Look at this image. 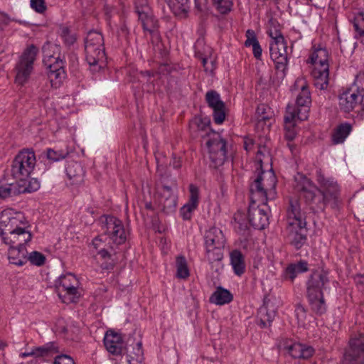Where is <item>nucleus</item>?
I'll use <instances>...</instances> for the list:
<instances>
[{
    "label": "nucleus",
    "instance_id": "nucleus-43",
    "mask_svg": "<svg viewBox=\"0 0 364 364\" xmlns=\"http://www.w3.org/2000/svg\"><path fill=\"white\" fill-rule=\"evenodd\" d=\"M27 261L33 265L40 267L45 264L46 257L38 251H33L27 257Z\"/></svg>",
    "mask_w": 364,
    "mask_h": 364
},
{
    "label": "nucleus",
    "instance_id": "nucleus-41",
    "mask_svg": "<svg viewBox=\"0 0 364 364\" xmlns=\"http://www.w3.org/2000/svg\"><path fill=\"white\" fill-rule=\"evenodd\" d=\"M60 35L65 43L70 46L73 45L76 41V36L74 33H72L70 28L67 26H61L60 28Z\"/></svg>",
    "mask_w": 364,
    "mask_h": 364
},
{
    "label": "nucleus",
    "instance_id": "nucleus-34",
    "mask_svg": "<svg viewBox=\"0 0 364 364\" xmlns=\"http://www.w3.org/2000/svg\"><path fill=\"white\" fill-rule=\"evenodd\" d=\"M201 46H203V41H198L195 46L196 55L201 60L203 67L207 70L206 64L208 58L211 57L213 49L208 46H204V48L201 50L200 48Z\"/></svg>",
    "mask_w": 364,
    "mask_h": 364
},
{
    "label": "nucleus",
    "instance_id": "nucleus-2",
    "mask_svg": "<svg viewBox=\"0 0 364 364\" xmlns=\"http://www.w3.org/2000/svg\"><path fill=\"white\" fill-rule=\"evenodd\" d=\"M29 225L21 213L5 210L0 213V236L4 242L15 247H26L32 239Z\"/></svg>",
    "mask_w": 364,
    "mask_h": 364
},
{
    "label": "nucleus",
    "instance_id": "nucleus-1",
    "mask_svg": "<svg viewBox=\"0 0 364 364\" xmlns=\"http://www.w3.org/2000/svg\"><path fill=\"white\" fill-rule=\"evenodd\" d=\"M296 189L300 191L306 203L314 212L323 211L327 204L337 208L340 203V187L337 181L326 176L321 169L316 171L317 188L312 181L304 175L296 177Z\"/></svg>",
    "mask_w": 364,
    "mask_h": 364
},
{
    "label": "nucleus",
    "instance_id": "nucleus-53",
    "mask_svg": "<svg viewBox=\"0 0 364 364\" xmlns=\"http://www.w3.org/2000/svg\"><path fill=\"white\" fill-rule=\"evenodd\" d=\"M14 191L11 188V185L0 186V198H6L11 196Z\"/></svg>",
    "mask_w": 364,
    "mask_h": 364
},
{
    "label": "nucleus",
    "instance_id": "nucleus-50",
    "mask_svg": "<svg viewBox=\"0 0 364 364\" xmlns=\"http://www.w3.org/2000/svg\"><path fill=\"white\" fill-rule=\"evenodd\" d=\"M296 267L294 264H291L286 269V275L291 281L294 280L298 274L301 273L299 270Z\"/></svg>",
    "mask_w": 364,
    "mask_h": 364
},
{
    "label": "nucleus",
    "instance_id": "nucleus-49",
    "mask_svg": "<svg viewBox=\"0 0 364 364\" xmlns=\"http://www.w3.org/2000/svg\"><path fill=\"white\" fill-rule=\"evenodd\" d=\"M52 364H75V362L70 356L62 354L57 355Z\"/></svg>",
    "mask_w": 364,
    "mask_h": 364
},
{
    "label": "nucleus",
    "instance_id": "nucleus-7",
    "mask_svg": "<svg viewBox=\"0 0 364 364\" xmlns=\"http://www.w3.org/2000/svg\"><path fill=\"white\" fill-rule=\"evenodd\" d=\"M294 87H298L299 92L296 96L295 106L289 105L287 107L284 116L286 124H291L296 119L301 121L306 119L311 104V93L304 80H297Z\"/></svg>",
    "mask_w": 364,
    "mask_h": 364
},
{
    "label": "nucleus",
    "instance_id": "nucleus-62",
    "mask_svg": "<svg viewBox=\"0 0 364 364\" xmlns=\"http://www.w3.org/2000/svg\"><path fill=\"white\" fill-rule=\"evenodd\" d=\"M253 145L252 140L250 139H247L244 141V148L246 151H249L251 149L252 146Z\"/></svg>",
    "mask_w": 364,
    "mask_h": 364
},
{
    "label": "nucleus",
    "instance_id": "nucleus-59",
    "mask_svg": "<svg viewBox=\"0 0 364 364\" xmlns=\"http://www.w3.org/2000/svg\"><path fill=\"white\" fill-rule=\"evenodd\" d=\"M171 165L174 168H179L181 166V160L179 158L173 157Z\"/></svg>",
    "mask_w": 364,
    "mask_h": 364
},
{
    "label": "nucleus",
    "instance_id": "nucleus-58",
    "mask_svg": "<svg viewBox=\"0 0 364 364\" xmlns=\"http://www.w3.org/2000/svg\"><path fill=\"white\" fill-rule=\"evenodd\" d=\"M294 264L301 273L308 271V263L306 261L301 260Z\"/></svg>",
    "mask_w": 364,
    "mask_h": 364
},
{
    "label": "nucleus",
    "instance_id": "nucleus-27",
    "mask_svg": "<svg viewBox=\"0 0 364 364\" xmlns=\"http://www.w3.org/2000/svg\"><path fill=\"white\" fill-rule=\"evenodd\" d=\"M279 46H281V49H279V52L277 53L278 58L272 60L274 61L275 64L276 70L277 71L282 72V74L284 75L288 65V52L287 41L284 40V43H279Z\"/></svg>",
    "mask_w": 364,
    "mask_h": 364
},
{
    "label": "nucleus",
    "instance_id": "nucleus-16",
    "mask_svg": "<svg viewBox=\"0 0 364 364\" xmlns=\"http://www.w3.org/2000/svg\"><path fill=\"white\" fill-rule=\"evenodd\" d=\"M248 220L250 225L255 229H264L269 223L267 203L263 206L258 202L254 203L250 200L248 208Z\"/></svg>",
    "mask_w": 364,
    "mask_h": 364
},
{
    "label": "nucleus",
    "instance_id": "nucleus-63",
    "mask_svg": "<svg viewBox=\"0 0 364 364\" xmlns=\"http://www.w3.org/2000/svg\"><path fill=\"white\" fill-rule=\"evenodd\" d=\"M287 146L290 149L291 152L293 154L294 150L296 149V145L293 144L292 141H288Z\"/></svg>",
    "mask_w": 364,
    "mask_h": 364
},
{
    "label": "nucleus",
    "instance_id": "nucleus-31",
    "mask_svg": "<svg viewBox=\"0 0 364 364\" xmlns=\"http://www.w3.org/2000/svg\"><path fill=\"white\" fill-rule=\"evenodd\" d=\"M36 358H49L60 352L57 343L48 342L41 346L36 347Z\"/></svg>",
    "mask_w": 364,
    "mask_h": 364
},
{
    "label": "nucleus",
    "instance_id": "nucleus-46",
    "mask_svg": "<svg viewBox=\"0 0 364 364\" xmlns=\"http://www.w3.org/2000/svg\"><path fill=\"white\" fill-rule=\"evenodd\" d=\"M343 364H364V356L353 357L352 353H345Z\"/></svg>",
    "mask_w": 364,
    "mask_h": 364
},
{
    "label": "nucleus",
    "instance_id": "nucleus-45",
    "mask_svg": "<svg viewBox=\"0 0 364 364\" xmlns=\"http://www.w3.org/2000/svg\"><path fill=\"white\" fill-rule=\"evenodd\" d=\"M284 38H279V40L276 41H270L269 42V52H270V57L272 59H277L278 58V55L277 53L279 52V50L281 49V46H279V43H283L284 41Z\"/></svg>",
    "mask_w": 364,
    "mask_h": 364
},
{
    "label": "nucleus",
    "instance_id": "nucleus-19",
    "mask_svg": "<svg viewBox=\"0 0 364 364\" xmlns=\"http://www.w3.org/2000/svg\"><path fill=\"white\" fill-rule=\"evenodd\" d=\"M283 349L292 358L298 359H308L314 353L312 347L291 341H287L284 343Z\"/></svg>",
    "mask_w": 364,
    "mask_h": 364
},
{
    "label": "nucleus",
    "instance_id": "nucleus-4",
    "mask_svg": "<svg viewBox=\"0 0 364 364\" xmlns=\"http://www.w3.org/2000/svg\"><path fill=\"white\" fill-rule=\"evenodd\" d=\"M277 182L274 173L272 170L263 171L259 165V170L254 173L250 184V200L264 206L267 200L275 198Z\"/></svg>",
    "mask_w": 364,
    "mask_h": 364
},
{
    "label": "nucleus",
    "instance_id": "nucleus-15",
    "mask_svg": "<svg viewBox=\"0 0 364 364\" xmlns=\"http://www.w3.org/2000/svg\"><path fill=\"white\" fill-rule=\"evenodd\" d=\"M43 63L46 66L47 74L52 86L58 87L65 77L64 60L59 56L49 55L44 58Z\"/></svg>",
    "mask_w": 364,
    "mask_h": 364
},
{
    "label": "nucleus",
    "instance_id": "nucleus-8",
    "mask_svg": "<svg viewBox=\"0 0 364 364\" xmlns=\"http://www.w3.org/2000/svg\"><path fill=\"white\" fill-rule=\"evenodd\" d=\"M309 60L314 65L311 75L314 78L315 87L321 90H326L329 80L328 51L326 48H316L311 53Z\"/></svg>",
    "mask_w": 364,
    "mask_h": 364
},
{
    "label": "nucleus",
    "instance_id": "nucleus-56",
    "mask_svg": "<svg viewBox=\"0 0 364 364\" xmlns=\"http://www.w3.org/2000/svg\"><path fill=\"white\" fill-rule=\"evenodd\" d=\"M129 33V31L125 23H122L117 31V35L119 37L127 38Z\"/></svg>",
    "mask_w": 364,
    "mask_h": 364
},
{
    "label": "nucleus",
    "instance_id": "nucleus-40",
    "mask_svg": "<svg viewBox=\"0 0 364 364\" xmlns=\"http://www.w3.org/2000/svg\"><path fill=\"white\" fill-rule=\"evenodd\" d=\"M353 25L355 31V38L364 36V14L358 13L353 21Z\"/></svg>",
    "mask_w": 364,
    "mask_h": 364
},
{
    "label": "nucleus",
    "instance_id": "nucleus-32",
    "mask_svg": "<svg viewBox=\"0 0 364 364\" xmlns=\"http://www.w3.org/2000/svg\"><path fill=\"white\" fill-rule=\"evenodd\" d=\"M66 173L70 180L77 183L84 176V170L82 165L76 161L70 163L66 168Z\"/></svg>",
    "mask_w": 364,
    "mask_h": 364
},
{
    "label": "nucleus",
    "instance_id": "nucleus-20",
    "mask_svg": "<svg viewBox=\"0 0 364 364\" xmlns=\"http://www.w3.org/2000/svg\"><path fill=\"white\" fill-rule=\"evenodd\" d=\"M104 344L107 351L113 355H120L124 348L123 340L121 334L109 330L105 335Z\"/></svg>",
    "mask_w": 364,
    "mask_h": 364
},
{
    "label": "nucleus",
    "instance_id": "nucleus-57",
    "mask_svg": "<svg viewBox=\"0 0 364 364\" xmlns=\"http://www.w3.org/2000/svg\"><path fill=\"white\" fill-rule=\"evenodd\" d=\"M252 52H253L254 57L256 59H257V60L261 59L262 49V48H261V46H260L259 43H257V44L253 45V46H252Z\"/></svg>",
    "mask_w": 364,
    "mask_h": 364
},
{
    "label": "nucleus",
    "instance_id": "nucleus-61",
    "mask_svg": "<svg viewBox=\"0 0 364 364\" xmlns=\"http://www.w3.org/2000/svg\"><path fill=\"white\" fill-rule=\"evenodd\" d=\"M8 24V19L7 18L2 15V14H0V31H1L4 27L5 26H6Z\"/></svg>",
    "mask_w": 364,
    "mask_h": 364
},
{
    "label": "nucleus",
    "instance_id": "nucleus-28",
    "mask_svg": "<svg viewBox=\"0 0 364 364\" xmlns=\"http://www.w3.org/2000/svg\"><path fill=\"white\" fill-rule=\"evenodd\" d=\"M353 354V357L364 356V333H358L349 342V348L346 354Z\"/></svg>",
    "mask_w": 364,
    "mask_h": 364
},
{
    "label": "nucleus",
    "instance_id": "nucleus-23",
    "mask_svg": "<svg viewBox=\"0 0 364 364\" xmlns=\"http://www.w3.org/2000/svg\"><path fill=\"white\" fill-rule=\"evenodd\" d=\"M8 259L10 263L17 266H23L27 262V250L26 247L9 245Z\"/></svg>",
    "mask_w": 364,
    "mask_h": 364
},
{
    "label": "nucleus",
    "instance_id": "nucleus-64",
    "mask_svg": "<svg viewBox=\"0 0 364 364\" xmlns=\"http://www.w3.org/2000/svg\"><path fill=\"white\" fill-rule=\"evenodd\" d=\"M260 112H262V114L264 112V105H261L257 107V112L259 113Z\"/></svg>",
    "mask_w": 364,
    "mask_h": 364
},
{
    "label": "nucleus",
    "instance_id": "nucleus-18",
    "mask_svg": "<svg viewBox=\"0 0 364 364\" xmlns=\"http://www.w3.org/2000/svg\"><path fill=\"white\" fill-rule=\"evenodd\" d=\"M205 100L208 106L213 110V119L218 124H222L225 118V104L221 100L220 95L213 90L205 94Z\"/></svg>",
    "mask_w": 364,
    "mask_h": 364
},
{
    "label": "nucleus",
    "instance_id": "nucleus-35",
    "mask_svg": "<svg viewBox=\"0 0 364 364\" xmlns=\"http://www.w3.org/2000/svg\"><path fill=\"white\" fill-rule=\"evenodd\" d=\"M351 131L350 124L346 123L338 127L333 134V142L335 144L343 143Z\"/></svg>",
    "mask_w": 364,
    "mask_h": 364
},
{
    "label": "nucleus",
    "instance_id": "nucleus-39",
    "mask_svg": "<svg viewBox=\"0 0 364 364\" xmlns=\"http://www.w3.org/2000/svg\"><path fill=\"white\" fill-rule=\"evenodd\" d=\"M68 155V151L63 149L48 148L46 151V159L50 161L56 162L63 160Z\"/></svg>",
    "mask_w": 364,
    "mask_h": 364
},
{
    "label": "nucleus",
    "instance_id": "nucleus-37",
    "mask_svg": "<svg viewBox=\"0 0 364 364\" xmlns=\"http://www.w3.org/2000/svg\"><path fill=\"white\" fill-rule=\"evenodd\" d=\"M162 198L164 201H161L164 208L172 209L176 206V198L173 194L172 188L168 186H164L162 190Z\"/></svg>",
    "mask_w": 364,
    "mask_h": 364
},
{
    "label": "nucleus",
    "instance_id": "nucleus-48",
    "mask_svg": "<svg viewBox=\"0 0 364 364\" xmlns=\"http://www.w3.org/2000/svg\"><path fill=\"white\" fill-rule=\"evenodd\" d=\"M31 6L39 14L43 13L46 9L44 0H31Z\"/></svg>",
    "mask_w": 364,
    "mask_h": 364
},
{
    "label": "nucleus",
    "instance_id": "nucleus-38",
    "mask_svg": "<svg viewBox=\"0 0 364 364\" xmlns=\"http://www.w3.org/2000/svg\"><path fill=\"white\" fill-rule=\"evenodd\" d=\"M223 247H224L218 246L211 247H206V257L208 260L211 263L222 260L223 257Z\"/></svg>",
    "mask_w": 364,
    "mask_h": 364
},
{
    "label": "nucleus",
    "instance_id": "nucleus-36",
    "mask_svg": "<svg viewBox=\"0 0 364 364\" xmlns=\"http://www.w3.org/2000/svg\"><path fill=\"white\" fill-rule=\"evenodd\" d=\"M176 277L179 279H187L189 275V269L187 261L184 256L178 255L176 259Z\"/></svg>",
    "mask_w": 364,
    "mask_h": 364
},
{
    "label": "nucleus",
    "instance_id": "nucleus-25",
    "mask_svg": "<svg viewBox=\"0 0 364 364\" xmlns=\"http://www.w3.org/2000/svg\"><path fill=\"white\" fill-rule=\"evenodd\" d=\"M230 264L237 276H242L246 270L245 256L238 250H234L230 253Z\"/></svg>",
    "mask_w": 364,
    "mask_h": 364
},
{
    "label": "nucleus",
    "instance_id": "nucleus-6",
    "mask_svg": "<svg viewBox=\"0 0 364 364\" xmlns=\"http://www.w3.org/2000/svg\"><path fill=\"white\" fill-rule=\"evenodd\" d=\"M198 135L205 140L209 158L215 167L223 165L227 159V141L218 132L213 131L208 124L198 125Z\"/></svg>",
    "mask_w": 364,
    "mask_h": 364
},
{
    "label": "nucleus",
    "instance_id": "nucleus-26",
    "mask_svg": "<svg viewBox=\"0 0 364 364\" xmlns=\"http://www.w3.org/2000/svg\"><path fill=\"white\" fill-rule=\"evenodd\" d=\"M275 316L276 311L274 308L272 306H269V304H264L258 311L259 325L262 328L270 326Z\"/></svg>",
    "mask_w": 364,
    "mask_h": 364
},
{
    "label": "nucleus",
    "instance_id": "nucleus-52",
    "mask_svg": "<svg viewBox=\"0 0 364 364\" xmlns=\"http://www.w3.org/2000/svg\"><path fill=\"white\" fill-rule=\"evenodd\" d=\"M296 136V132L294 129V124H290L289 127H286L285 139L288 141H292Z\"/></svg>",
    "mask_w": 364,
    "mask_h": 364
},
{
    "label": "nucleus",
    "instance_id": "nucleus-55",
    "mask_svg": "<svg viewBox=\"0 0 364 364\" xmlns=\"http://www.w3.org/2000/svg\"><path fill=\"white\" fill-rule=\"evenodd\" d=\"M40 188V183L36 178H31L26 189L28 192H33L38 190Z\"/></svg>",
    "mask_w": 364,
    "mask_h": 364
},
{
    "label": "nucleus",
    "instance_id": "nucleus-21",
    "mask_svg": "<svg viewBox=\"0 0 364 364\" xmlns=\"http://www.w3.org/2000/svg\"><path fill=\"white\" fill-rule=\"evenodd\" d=\"M190 197L187 203H186L180 210L183 220H190L192 213L198 208L199 203V189L193 185L189 186Z\"/></svg>",
    "mask_w": 364,
    "mask_h": 364
},
{
    "label": "nucleus",
    "instance_id": "nucleus-12",
    "mask_svg": "<svg viewBox=\"0 0 364 364\" xmlns=\"http://www.w3.org/2000/svg\"><path fill=\"white\" fill-rule=\"evenodd\" d=\"M38 53V48L34 45H30L19 57L15 67V80L17 84L23 85L28 80L33 72V63Z\"/></svg>",
    "mask_w": 364,
    "mask_h": 364
},
{
    "label": "nucleus",
    "instance_id": "nucleus-17",
    "mask_svg": "<svg viewBox=\"0 0 364 364\" xmlns=\"http://www.w3.org/2000/svg\"><path fill=\"white\" fill-rule=\"evenodd\" d=\"M136 12L144 30L149 32L152 36L158 38V21L152 15L150 7L148 5L139 6L136 3Z\"/></svg>",
    "mask_w": 364,
    "mask_h": 364
},
{
    "label": "nucleus",
    "instance_id": "nucleus-9",
    "mask_svg": "<svg viewBox=\"0 0 364 364\" xmlns=\"http://www.w3.org/2000/svg\"><path fill=\"white\" fill-rule=\"evenodd\" d=\"M85 50L86 60L90 66L99 68L105 65V53L104 48V38L101 33L90 31L87 33L85 41Z\"/></svg>",
    "mask_w": 364,
    "mask_h": 364
},
{
    "label": "nucleus",
    "instance_id": "nucleus-14",
    "mask_svg": "<svg viewBox=\"0 0 364 364\" xmlns=\"http://www.w3.org/2000/svg\"><path fill=\"white\" fill-rule=\"evenodd\" d=\"M103 229L112 243L118 245L125 242L127 232L119 219L114 216L107 217Z\"/></svg>",
    "mask_w": 364,
    "mask_h": 364
},
{
    "label": "nucleus",
    "instance_id": "nucleus-5",
    "mask_svg": "<svg viewBox=\"0 0 364 364\" xmlns=\"http://www.w3.org/2000/svg\"><path fill=\"white\" fill-rule=\"evenodd\" d=\"M328 274L323 269L314 272L306 282V296L311 309L317 315L323 314L327 306L323 291L329 284Z\"/></svg>",
    "mask_w": 364,
    "mask_h": 364
},
{
    "label": "nucleus",
    "instance_id": "nucleus-54",
    "mask_svg": "<svg viewBox=\"0 0 364 364\" xmlns=\"http://www.w3.org/2000/svg\"><path fill=\"white\" fill-rule=\"evenodd\" d=\"M268 34L269 37L271 38L270 41H276L281 38H284L283 35L282 34L281 31L276 28H270L268 31Z\"/></svg>",
    "mask_w": 364,
    "mask_h": 364
},
{
    "label": "nucleus",
    "instance_id": "nucleus-51",
    "mask_svg": "<svg viewBox=\"0 0 364 364\" xmlns=\"http://www.w3.org/2000/svg\"><path fill=\"white\" fill-rule=\"evenodd\" d=\"M295 316L299 323H304L306 318V311L301 305H297L295 309Z\"/></svg>",
    "mask_w": 364,
    "mask_h": 364
},
{
    "label": "nucleus",
    "instance_id": "nucleus-30",
    "mask_svg": "<svg viewBox=\"0 0 364 364\" xmlns=\"http://www.w3.org/2000/svg\"><path fill=\"white\" fill-rule=\"evenodd\" d=\"M233 299L230 291L219 287L210 297V301L218 305H224L230 303Z\"/></svg>",
    "mask_w": 364,
    "mask_h": 364
},
{
    "label": "nucleus",
    "instance_id": "nucleus-42",
    "mask_svg": "<svg viewBox=\"0 0 364 364\" xmlns=\"http://www.w3.org/2000/svg\"><path fill=\"white\" fill-rule=\"evenodd\" d=\"M213 5L223 14L228 13L233 5L232 0H213Z\"/></svg>",
    "mask_w": 364,
    "mask_h": 364
},
{
    "label": "nucleus",
    "instance_id": "nucleus-33",
    "mask_svg": "<svg viewBox=\"0 0 364 364\" xmlns=\"http://www.w3.org/2000/svg\"><path fill=\"white\" fill-rule=\"evenodd\" d=\"M92 245L97 252L102 251H114L113 247L111 245V241L109 240L107 235H102L95 237L92 240Z\"/></svg>",
    "mask_w": 364,
    "mask_h": 364
},
{
    "label": "nucleus",
    "instance_id": "nucleus-29",
    "mask_svg": "<svg viewBox=\"0 0 364 364\" xmlns=\"http://www.w3.org/2000/svg\"><path fill=\"white\" fill-rule=\"evenodd\" d=\"M168 6L173 14L178 17H186L189 8V0H168Z\"/></svg>",
    "mask_w": 364,
    "mask_h": 364
},
{
    "label": "nucleus",
    "instance_id": "nucleus-60",
    "mask_svg": "<svg viewBox=\"0 0 364 364\" xmlns=\"http://www.w3.org/2000/svg\"><path fill=\"white\" fill-rule=\"evenodd\" d=\"M28 356H33L34 358H36V348H33V349H31V350H30L28 352L22 353L21 354V358H26V357H28Z\"/></svg>",
    "mask_w": 364,
    "mask_h": 364
},
{
    "label": "nucleus",
    "instance_id": "nucleus-13",
    "mask_svg": "<svg viewBox=\"0 0 364 364\" xmlns=\"http://www.w3.org/2000/svg\"><path fill=\"white\" fill-rule=\"evenodd\" d=\"M80 283L75 275L68 273L61 275L56 282V288L59 297L63 303L76 302L80 296L78 291Z\"/></svg>",
    "mask_w": 364,
    "mask_h": 364
},
{
    "label": "nucleus",
    "instance_id": "nucleus-24",
    "mask_svg": "<svg viewBox=\"0 0 364 364\" xmlns=\"http://www.w3.org/2000/svg\"><path fill=\"white\" fill-rule=\"evenodd\" d=\"M114 250L102 251L97 253L95 259L102 271L109 272L114 269L116 264V259L114 258Z\"/></svg>",
    "mask_w": 364,
    "mask_h": 364
},
{
    "label": "nucleus",
    "instance_id": "nucleus-22",
    "mask_svg": "<svg viewBox=\"0 0 364 364\" xmlns=\"http://www.w3.org/2000/svg\"><path fill=\"white\" fill-rule=\"evenodd\" d=\"M225 242L223 232L217 228H211L205 234V246L211 247L214 246L224 247Z\"/></svg>",
    "mask_w": 364,
    "mask_h": 364
},
{
    "label": "nucleus",
    "instance_id": "nucleus-47",
    "mask_svg": "<svg viewBox=\"0 0 364 364\" xmlns=\"http://www.w3.org/2000/svg\"><path fill=\"white\" fill-rule=\"evenodd\" d=\"M246 41L245 42V46L246 47L253 46V45L257 44L259 43L257 41V38L256 37L255 33L253 30L248 29L246 31Z\"/></svg>",
    "mask_w": 364,
    "mask_h": 364
},
{
    "label": "nucleus",
    "instance_id": "nucleus-44",
    "mask_svg": "<svg viewBox=\"0 0 364 364\" xmlns=\"http://www.w3.org/2000/svg\"><path fill=\"white\" fill-rule=\"evenodd\" d=\"M136 352L134 353V355H132V353L129 351V348H127V353L128 356V362L129 364H132V361H137L140 362L142 360V355H143V350L141 348V343H137L136 344Z\"/></svg>",
    "mask_w": 364,
    "mask_h": 364
},
{
    "label": "nucleus",
    "instance_id": "nucleus-10",
    "mask_svg": "<svg viewBox=\"0 0 364 364\" xmlns=\"http://www.w3.org/2000/svg\"><path fill=\"white\" fill-rule=\"evenodd\" d=\"M36 164L33 150L24 149L15 156L11 164V176L18 181H26L31 176Z\"/></svg>",
    "mask_w": 364,
    "mask_h": 364
},
{
    "label": "nucleus",
    "instance_id": "nucleus-11",
    "mask_svg": "<svg viewBox=\"0 0 364 364\" xmlns=\"http://www.w3.org/2000/svg\"><path fill=\"white\" fill-rule=\"evenodd\" d=\"M364 97V73L356 75L353 85L339 95V107L345 112H351L363 102Z\"/></svg>",
    "mask_w": 364,
    "mask_h": 364
},
{
    "label": "nucleus",
    "instance_id": "nucleus-3",
    "mask_svg": "<svg viewBox=\"0 0 364 364\" xmlns=\"http://www.w3.org/2000/svg\"><path fill=\"white\" fill-rule=\"evenodd\" d=\"M306 226L305 213L301 210L299 201L296 198H291L287 210L286 237L287 241L297 250L306 242Z\"/></svg>",
    "mask_w": 364,
    "mask_h": 364
}]
</instances>
